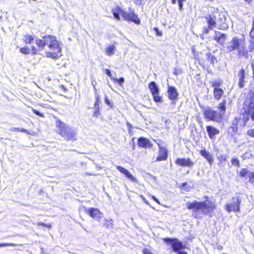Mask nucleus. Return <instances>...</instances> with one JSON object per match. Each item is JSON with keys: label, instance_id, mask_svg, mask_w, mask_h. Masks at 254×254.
<instances>
[{"label": "nucleus", "instance_id": "1", "mask_svg": "<svg viewBox=\"0 0 254 254\" xmlns=\"http://www.w3.org/2000/svg\"><path fill=\"white\" fill-rule=\"evenodd\" d=\"M35 43L38 49L34 46L32 47L31 52L33 55L37 54L39 51L43 50L47 46L48 50L46 53L47 57L56 59L62 56V43L58 40L56 36L46 35L42 39L37 38Z\"/></svg>", "mask_w": 254, "mask_h": 254}, {"label": "nucleus", "instance_id": "2", "mask_svg": "<svg viewBox=\"0 0 254 254\" xmlns=\"http://www.w3.org/2000/svg\"><path fill=\"white\" fill-rule=\"evenodd\" d=\"M186 206L188 209L191 210L192 216L197 219H200L205 214H208L215 208L214 203L211 201L198 202L194 200L188 202Z\"/></svg>", "mask_w": 254, "mask_h": 254}, {"label": "nucleus", "instance_id": "3", "mask_svg": "<svg viewBox=\"0 0 254 254\" xmlns=\"http://www.w3.org/2000/svg\"><path fill=\"white\" fill-rule=\"evenodd\" d=\"M226 48L228 53L236 50L239 57H244L248 53L245 40L242 38H238L237 37H233L227 43Z\"/></svg>", "mask_w": 254, "mask_h": 254}, {"label": "nucleus", "instance_id": "4", "mask_svg": "<svg viewBox=\"0 0 254 254\" xmlns=\"http://www.w3.org/2000/svg\"><path fill=\"white\" fill-rule=\"evenodd\" d=\"M243 112V119L247 122L250 118L254 121V94H248L244 103V107L241 110Z\"/></svg>", "mask_w": 254, "mask_h": 254}, {"label": "nucleus", "instance_id": "5", "mask_svg": "<svg viewBox=\"0 0 254 254\" xmlns=\"http://www.w3.org/2000/svg\"><path fill=\"white\" fill-rule=\"evenodd\" d=\"M56 125L59 129V133L65 139H75L77 132L74 129L60 120L56 122Z\"/></svg>", "mask_w": 254, "mask_h": 254}, {"label": "nucleus", "instance_id": "6", "mask_svg": "<svg viewBox=\"0 0 254 254\" xmlns=\"http://www.w3.org/2000/svg\"><path fill=\"white\" fill-rule=\"evenodd\" d=\"M112 11L114 18L118 20L120 19V15H121L126 20L131 21L135 23H139L140 22L137 15L133 11L128 13L123 10L119 6L113 9Z\"/></svg>", "mask_w": 254, "mask_h": 254}, {"label": "nucleus", "instance_id": "7", "mask_svg": "<svg viewBox=\"0 0 254 254\" xmlns=\"http://www.w3.org/2000/svg\"><path fill=\"white\" fill-rule=\"evenodd\" d=\"M164 240L167 244L171 246L174 252H178L184 249L182 243L177 239L166 238L164 239Z\"/></svg>", "mask_w": 254, "mask_h": 254}, {"label": "nucleus", "instance_id": "8", "mask_svg": "<svg viewBox=\"0 0 254 254\" xmlns=\"http://www.w3.org/2000/svg\"><path fill=\"white\" fill-rule=\"evenodd\" d=\"M149 88L152 94L153 99L156 102H162V98L159 95V89L154 81L151 82L149 84Z\"/></svg>", "mask_w": 254, "mask_h": 254}, {"label": "nucleus", "instance_id": "9", "mask_svg": "<svg viewBox=\"0 0 254 254\" xmlns=\"http://www.w3.org/2000/svg\"><path fill=\"white\" fill-rule=\"evenodd\" d=\"M241 201L238 197H233L232 203H229L226 205L225 209L228 212L231 211L238 212L240 210V204Z\"/></svg>", "mask_w": 254, "mask_h": 254}, {"label": "nucleus", "instance_id": "10", "mask_svg": "<svg viewBox=\"0 0 254 254\" xmlns=\"http://www.w3.org/2000/svg\"><path fill=\"white\" fill-rule=\"evenodd\" d=\"M204 116L205 118L208 119L209 120L219 122L221 119V113H219L211 109H208L204 112Z\"/></svg>", "mask_w": 254, "mask_h": 254}, {"label": "nucleus", "instance_id": "11", "mask_svg": "<svg viewBox=\"0 0 254 254\" xmlns=\"http://www.w3.org/2000/svg\"><path fill=\"white\" fill-rule=\"evenodd\" d=\"M86 212L92 218L98 222L100 221L103 216V213L98 208H88Z\"/></svg>", "mask_w": 254, "mask_h": 254}, {"label": "nucleus", "instance_id": "12", "mask_svg": "<svg viewBox=\"0 0 254 254\" xmlns=\"http://www.w3.org/2000/svg\"><path fill=\"white\" fill-rule=\"evenodd\" d=\"M175 163L182 167H191L193 162L190 158H178L175 161Z\"/></svg>", "mask_w": 254, "mask_h": 254}, {"label": "nucleus", "instance_id": "13", "mask_svg": "<svg viewBox=\"0 0 254 254\" xmlns=\"http://www.w3.org/2000/svg\"><path fill=\"white\" fill-rule=\"evenodd\" d=\"M218 15H220L219 12H216L214 13H212L211 14H209L208 15L206 19L207 20L208 24L209 25V27L210 28V29H212L213 27H214L216 23V19L217 16Z\"/></svg>", "mask_w": 254, "mask_h": 254}, {"label": "nucleus", "instance_id": "14", "mask_svg": "<svg viewBox=\"0 0 254 254\" xmlns=\"http://www.w3.org/2000/svg\"><path fill=\"white\" fill-rule=\"evenodd\" d=\"M167 92L169 99L172 101L176 100L177 99L179 93L175 87L168 85Z\"/></svg>", "mask_w": 254, "mask_h": 254}, {"label": "nucleus", "instance_id": "15", "mask_svg": "<svg viewBox=\"0 0 254 254\" xmlns=\"http://www.w3.org/2000/svg\"><path fill=\"white\" fill-rule=\"evenodd\" d=\"M158 146L159 148V155L156 161H160L162 160H165L166 159H167L168 156L167 151L165 147H164L159 144H158Z\"/></svg>", "mask_w": 254, "mask_h": 254}, {"label": "nucleus", "instance_id": "16", "mask_svg": "<svg viewBox=\"0 0 254 254\" xmlns=\"http://www.w3.org/2000/svg\"><path fill=\"white\" fill-rule=\"evenodd\" d=\"M137 144L142 148H151L152 146L150 141L143 137H140L138 139Z\"/></svg>", "mask_w": 254, "mask_h": 254}, {"label": "nucleus", "instance_id": "17", "mask_svg": "<svg viewBox=\"0 0 254 254\" xmlns=\"http://www.w3.org/2000/svg\"><path fill=\"white\" fill-rule=\"evenodd\" d=\"M216 156L218 160H219V163H224L227 160L228 155L227 154H224L222 153V151L219 148L215 149Z\"/></svg>", "mask_w": 254, "mask_h": 254}, {"label": "nucleus", "instance_id": "18", "mask_svg": "<svg viewBox=\"0 0 254 254\" xmlns=\"http://www.w3.org/2000/svg\"><path fill=\"white\" fill-rule=\"evenodd\" d=\"M238 77L239 78L238 85L240 88L244 87L245 85V70L244 68H242L238 73Z\"/></svg>", "mask_w": 254, "mask_h": 254}, {"label": "nucleus", "instance_id": "19", "mask_svg": "<svg viewBox=\"0 0 254 254\" xmlns=\"http://www.w3.org/2000/svg\"><path fill=\"white\" fill-rule=\"evenodd\" d=\"M206 130L209 137L211 139L215 138V136L219 133V130L213 127L208 126L206 127Z\"/></svg>", "mask_w": 254, "mask_h": 254}, {"label": "nucleus", "instance_id": "20", "mask_svg": "<svg viewBox=\"0 0 254 254\" xmlns=\"http://www.w3.org/2000/svg\"><path fill=\"white\" fill-rule=\"evenodd\" d=\"M200 154L207 160L210 165H212L213 163V159L209 152H207L205 149H203L200 151Z\"/></svg>", "mask_w": 254, "mask_h": 254}, {"label": "nucleus", "instance_id": "21", "mask_svg": "<svg viewBox=\"0 0 254 254\" xmlns=\"http://www.w3.org/2000/svg\"><path fill=\"white\" fill-rule=\"evenodd\" d=\"M226 35L220 32H215L214 39L218 43L223 44L225 40Z\"/></svg>", "mask_w": 254, "mask_h": 254}, {"label": "nucleus", "instance_id": "22", "mask_svg": "<svg viewBox=\"0 0 254 254\" xmlns=\"http://www.w3.org/2000/svg\"><path fill=\"white\" fill-rule=\"evenodd\" d=\"M224 92L221 88H214L213 89V95L214 98L217 100H219L223 96Z\"/></svg>", "mask_w": 254, "mask_h": 254}, {"label": "nucleus", "instance_id": "23", "mask_svg": "<svg viewBox=\"0 0 254 254\" xmlns=\"http://www.w3.org/2000/svg\"><path fill=\"white\" fill-rule=\"evenodd\" d=\"M103 226L108 229H113L114 228L113 220L112 219L109 220L105 219L103 223Z\"/></svg>", "mask_w": 254, "mask_h": 254}, {"label": "nucleus", "instance_id": "24", "mask_svg": "<svg viewBox=\"0 0 254 254\" xmlns=\"http://www.w3.org/2000/svg\"><path fill=\"white\" fill-rule=\"evenodd\" d=\"M226 101L225 99H223L222 102L219 104L218 108L220 109V112L221 116L224 114L226 110Z\"/></svg>", "mask_w": 254, "mask_h": 254}, {"label": "nucleus", "instance_id": "25", "mask_svg": "<svg viewBox=\"0 0 254 254\" xmlns=\"http://www.w3.org/2000/svg\"><path fill=\"white\" fill-rule=\"evenodd\" d=\"M206 55L207 61L209 62L211 64L213 65L214 62L216 61V58L210 53H206Z\"/></svg>", "mask_w": 254, "mask_h": 254}, {"label": "nucleus", "instance_id": "26", "mask_svg": "<svg viewBox=\"0 0 254 254\" xmlns=\"http://www.w3.org/2000/svg\"><path fill=\"white\" fill-rule=\"evenodd\" d=\"M115 47L113 45L108 46L106 50V53L108 56H111L115 53Z\"/></svg>", "mask_w": 254, "mask_h": 254}, {"label": "nucleus", "instance_id": "27", "mask_svg": "<svg viewBox=\"0 0 254 254\" xmlns=\"http://www.w3.org/2000/svg\"><path fill=\"white\" fill-rule=\"evenodd\" d=\"M23 40L26 44H31L34 40V37L30 35H25L23 37Z\"/></svg>", "mask_w": 254, "mask_h": 254}, {"label": "nucleus", "instance_id": "28", "mask_svg": "<svg viewBox=\"0 0 254 254\" xmlns=\"http://www.w3.org/2000/svg\"><path fill=\"white\" fill-rule=\"evenodd\" d=\"M116 168L122 174H124L125 176L127 178L128 175H129L130 172L124 167L120 166H117L116 167Z\"/></svg>", "mask_w": 254, "mask_h": 254}, {"label": "nucleus", "instance_id": "29", "mask_svg": "<svg viewBox=\"0 0 254 254\" xmlns=\"http://www.w3.org/2000/svg\"><path fill=\"white\" fill-rule=\"evenodd\" d=\"M116 168L122 174H124L125 176L127 178L128 175H129L130 172L124 167L120 166H117L116 167Z\"/></svg>", "mask_w": 254, "mask_h": 254}, {"label": "nucleus", "instance_id": "30", "mask_svg": "<svg viewBox=\"0 0 254 254\" xmlns=\"http://www.w3.org/2000/svg\"><path fill=\"white\" fill-rule=\"evenodd\" d=\"M222 82L220 80H215L211 82V86L214 88H220L219 86L222 84Z\"/></svg>", "mask_w": 254, "mask_h": 254}, {"label": "nucleus", "instance_id": "31", "mask_svg": "<svg viewBox=\"0 0 254 254\" xmlns=\"http://www.w3.org/2000/svg\"><path fill=\"white\" fill-rule=\"evenodd\" d=\"M250 171L247 169H243L240 172V176L243 177H246L247 175L248 176L249 175Z\"/></svg>", "mask_w": 254, "mask_h": 254}, {"label": "nucleus", "instance_id": "32", "mask_svg": "<svg viewBox=\"0 0 254 254\" xmlns=\"http://www.w3.org/2000/svg\"><path fill=\"white\" fill-rule=\"evenodd\" d=\"M238 122V119L237 117H236L233 121V126L230 127V128H232L233 131L234 132L237 131V124Z\"/></svg>", "mask_w": 254, "mask_h": 254}, {"label": "nucleus", "instance_id": "33", "mask_svg": "<svg viewBox=\"0 0 254 254\" xmlns=\"http://www.w3.org/2000/svg\"><path fill=\"white\" fill-rule=\"evenodd\" d=\"M231 163L232 165L236 166L237 167H240V162L237 158H233L231 160Z\"/></svg>", "mask_w": 254, "mask_h": 254}, {"label": "nucleus", "instance_id": "34", "mask_svg": "<svg viewBox=\"0 0 254 254\" xmlns=\"http://www.w3.org/2000/svg\"><path fill=\"white\" fill-rule=\"evenodd\" d=\"M127 178L132 182L136 183H138V180H137V179L134 176H133L130 173H129V175H128Z\"/></svg>", "mask_w": 254, "mask_h": 254}, {"label": "nucleus", "instance_id": "35", "mask_svg": "<svg viewBox=\"0 0 254 254\" xmlns=\"http://www.w3.org/2000/svg\"><path fill=\"white\" fill-rule=\"evenodd\" d=\"M20 51L23 54H29L30 53V49L28 48H21L20 49Z\"/></svg>", "mask_w": 254, "mask_h": 254}, {"label": "nucleus", "instance_id": "36", "mask_svg": "<svg viewBox=\"0 0 254 254\" xmlns=\"http://www.w3.org/2000/svg\"><path fill=\"white\" fill-rule=\"evenodd\" d=\"M126 125H127V127H128L129 134L130 135H132L133 134L132 127L131 125L128 122H127Z\"/></svg>", "mask_w": 254, "mask_h": 254}, {"label": "nucleus", "instance_id": "37", "mask_svg": "<svg viewBox=\"0 0 254 254\" xmlns=\"http://www.w3.org/2000/svg\"><path fill=\"white\" fill-rule=\"evenodd\" d=\"M96 102L94 103V109H95V110L99 109V105L98 104V102L100 100L99 96L98 95L96 96Z\"/></svg>", "mask_w": 254, "mask_h": 254}, {"label": "nucleus", "instance_id": "38", "mask_svg": "<svg viewBox=\"0 0 254 254\" xmlns=\"http://www.w3.org/2000/svg\"><path fill=\"white\" fill-rule=\"evenodd\" d=\"M112 79H114L115 81H117L121 85L122 83H123L125 81V79L123 77H121L120 79L118 78H112Z\"/></svg>", "mask_w": 254, "mask_h": 254}, {"label": "nucleus", "instance_id": "39", "mask_svg": "<svg viewBox=\"0 0 254 254\" xmlns=\"http://www.w3.org/2000/svg\"><path fill=\"white\" fill-rule=\"evenodd\" d=\"M248 177L250 179V181L253 183V181L254 180V172H250Z\"/></svg>", "mask_w": 254, "mask_h": 254}, {"label": "nucleus", "instance_id": "40", "mask_svg": "<svg viewBox=\"0 0 254 254\" xmlns=\"http://www.w3.org/2000/svg\"><path fill=\"white\" fill-rule=\"evenodd\" d=\"M37 225L38 226H45V227H47L49 228H51V227H52V225L51 224H44L43 223H42V222H37Z\"/></svg>", "mask_w": 254, "mask_h": 254}, {"label": "nucleus", "instance_id": "41", "mask_svg": "<svg viewBox=\"0 0 254 254\" xmlns=\"http://www.w3.org/2000/svg\"><path fill=\"white\" fill-rule=\"evenodd\" d=\"M16 245V244H12V243H3V244H0V247H7V246H15Z\"/></svg>", "mask_w": 254, "mask_h": 254}, {"label": "nucleus", "instance_id": "42", "mask_svg": "<svg viewBox=\"0 0 254 254\" xmlns=\"http://www.w3.org/2000/svg\"><path fill=\"white\" fill-rule=\"evenodd\" d=\"M251 155L250 153L246 152V153L242 154L241 155V157L243 158V160H245L247 158H249L250 156H251Z\"/></svg>", "mask_w": 254, "mask_h": 254}, {"label": "nucleus", "instance_id": "43", "mask_svg": "<svg viewBox=\"0 0 254 254\" xmlns=\"http://www.w3.org/2000/svg\"><path fill=\"white\" fill-rule=\"evenodd\" d=\"M33 112L35 113L36 115L40 116V117H44V115L39 111H37L36 109L32 108V109Z\"/></svg>", "mask_w": 254, "mask_h": 254}, {"label": "nucleus", "instance_id": "44", "mask_svg": "<svg viewBox=\"0 0 254 254\" xmlns=\"http://www.w3.org/2000/svg\"><path fill=\"white\" fill-rule=\"evenodd\" d=\"M247 133L249 136L254 137V129L249 130Z\"/></svg>", "mask_w": 254, "mask_h": 254}, {"label": "nucleus", "instance_id": "45", "mask_svg": "<svg viewBox=\"0 0 254 254\" xmlns=\"http://www.w3.org/2000/svg\"><path fill=\"white\" fill-rule=\"evenodd\" d=\"M99 115H100L99 109L95 110L94 113H93V116L96 118H97V117H98Z\"/></svg>", "mask_w": 254, "mask_h": 254}, {"label": "nucleus", "instance_id": "46", "mask_svg": "<svg viewBox=\"0 0 254 254\" xmlns=\"http://www.w3.org/2000/svg\"><path fill=\"white\" fill-rule=\"evenodd\" d=\"M250 35L252 37H254V19L253 21V28L251 31L250 32Z\"/></svg>", "mask_w": 254, "mask_h": 254}, {"label": "nucleus", "instance_id": "47", "mask_svg": "<svg viewBox=\"0 0 254 254\" xmlns=\"http://www.w3.org/2000/svg\"><path fill=\"white\" fill-rule=\"evenodd\" d=\"M143 254H153L148 249H144L143 250Z\"/></svg>", "mask_w": 254, "mask_h": 254}, {"label": "nucleus", "instance_id": "48", "mask_svg": "<svg viewBox=\"0 0 254 254\" xmlns=\"http://www.w3.org/2000/svg\"><path fill=\"white\" fill-rule=\"evenodd\" d=\"M105 102L110 107H112V103L108 100L107 97L105 98Z\"/></svg>", "mask_w": 254, "mask_h": 254}, {"label": "nucleus", "instance_id": "49", "mask_svg": "<svg viewBox=\"0 0 254 254\" xmlns=\"http://www.w3.org/2000/svg\"><path fill=\"white\" fill-rule=\"evenodd\" d=\"M105 73L106 74H107L110 78H111L112 79L113 78L112 77V74H111V72L110 71V70L108 69H106L105 70Z\"/></svg>", "mask_w": 254, "mask_h": 254}, {"label": "nucleus", "instance_id": "50", "mask_svg": "<svg viewBox=\"0 0 254 254\" xmlns=\"http://www.w3.org/2000/svg\"><path fill=\"white\" fill-rule=\"evenodd\" d=\"M143 0H134V2L135 4L140 5L142 3V1Z\"/></svg>", "mask_w": 254, "mask_h": 254}, {"label": "nucleus", "instance_id": "51", "mask_svg": "<svg viewBox=\"0 0 254 254\" xmlns=\"http://www.w3.org/2000/svg\"><path fill=\"white\" fill-rule=\"evenodd\" d=\"M209 29H210V28L209 27V26H208V27H204L203 29V33L205 34L208 33Z\"/></svg>", "mask_w": 254, "mask_h": 254}, {"label": "nucleus", "instance_id": "52", "mask_svg": "<svg viewBox=\"0 0 254 254\" xmlns=\"http://www.w3.org/2000/svg\"><path fill=\"white\" fill-rule=\"evenodd\" d=\"M178 2H179V9L180 10H182L183 6V2L180 1H178Z\"/></svg>", "mask_w": 254, "mask_h": 254}, {"label": "nucleus", "instance_id": "53", "mask_svg": "<svg viewBox=\"0 0 254 254\" xmlns=\"http://www.w3.org/2000/svg\"><path fill=\"white\" fill-rule=\"evenodd\" d=\"M154 30L156 32L157 35L160 36L161 35V33L159 31V29L158 28H155Z\"/></svg>", "mask_w": 254, "mask_h": 254}, {"label": "nucleus", "instance_id": "54", "mask_svg": "<svg viewBox=\"0 0 254 254\" xmlns=\"http://www.w3.org/2000/svg\"><path fill=\"white\" fill-rule=\"evenodd\" d=\"M252 67L253 74L254 76V60L252 62Z\"/></svg>", "mask_w": 254, "mask_h": 254}, {"label": "nucleus", "instance_id": "55", "mask_svg": "<svg viewBox=\"0 0 254 254\" xmlns=\"http://www.w3.org/2000/svg\"><path fill=\"white\" fill-rule=\"evenodd\" d=\"M142 200H143V201L147 204H149V202L148 201L144 198V196H143L142 195L141 196Z\"/></svg>", "mask_w": 254, "mask_h": 254}, {"label": "nucleus", "instance_id": "56", "mask_svg": "<svg viewBox=\"0 0 254 254\" xmlns=\"http://www.w3.org/2000/svg\"><path fill=\"white\" fill-rule=\"evenodd\" d=\"M10 130H12V131H20V128L14 127V128L10 129Z\"/></svg>", "mask_w": 254, "mask_h": 254}, {"label": "nucleus", "instance_id": "57", "mask_svg": "<svg viewBox=\"0 0 254 254\" xmlns=\"http://www.w3.org/2000/svg\"><path fill=\"white\" fill-rule=\"evenodd\" d=\"M20 131L25 132V133H29V131L27 130L24 129V128H21V129L20 128Z\"/></svg>", "mask_w": 254, "mask_h": 254}, {"label": "nucleus", "instance_id": "58", "mask_svg": "<svg viewBox=\"0 0 254 254\" xmlns=\"http://www.w3.org/2000/svg\"><path fill=\"white\" fill-rule=\"evenodd\" d=\"M152 198H153V199L156 202H157L158 203H159V200L154 196H152Z\"/></svg>", "mask_w": 254, "mask_h": 254}, {"label": "nucleus", "instance_id": "59", "mask_svg": "<svg viewBox=\"0 0 254 254\" xmlns=\"http://www.w3.org/2000/svg\"><path fill=\"white\" fill-rule=\"evenodd\" d=\"M178 254H188L187 252L184 251L178 252Z\"/></svg>", "mask_w": 254, "mask_h": 254}, {"label": "nucleus", "instance_id": "60", "mask_svg": "<svg viewBox=\"0 0 254 254\" xmlns=\"http://www.w3.org/2000/svg\"><path fill=\"white\" fill-rule=\"evenodd\" d=\"M226 28V26L225 25H224V24H223V25H221L220 27H219L218 28Z\"/></svg>", "mask_w": 254, "mask_h": 254}, {"label": "nucleus", "instance_id": "61", "mask_svg": "<svg viewBox=\"0 0 254 254\" xmlns=\"http://www.w3.org/2000/svg\"><path fill=\"white\" fill-rule=\"evenodd\" d=\"M220 20L221 21L222 23H224L225 21V18H224V17L223 16V18H220Z\"/></svg>", "mask_w": 254, "mask_h": 254}, {"label": "nucleus", "instance_id": "62", "mask_svg": "<svg viewBox=\"0 0 254 254\" xmlns=\"http://www.w3.org/2000/svg\"><path fill=\"white\" fill-rule=\"evenodd\" d=\"M176 0H171V2L173 4H176Z\"/></svg>", "mask_w": 254, "mask_h": 254}, {"label": "nucleus", "instance_id": "63", "mask_svg": "<svg viewBox=\"0 0 254 254\" xmlns=\"http://www.w3.org/2000/svg\"><path fill=\"white\" fill-rule=\"evenodd\" d=\"M254 48V45H253L252 47H250V51L251 52L253 50Z\"/></svg>", "mask_w": 254, "mask_h": 254}, {"label": "nucleus", "instance_id": "64", "mask_svg": "<svg viewBox=\"0 0 254 254\" xmlns=\"http://www.w3.org/2000/svg\"><path fill=\"white\" fill-rule=\"evenodd\" d=\"M178 0V1H181L184 2V1H186L187 0Z\"/></svg>", "mask_w": 254, "mask_h": 254}]
</instances>
